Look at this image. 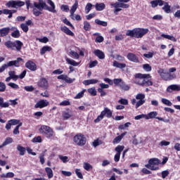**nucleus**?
Here are the masks:
<instances>
[{
  "label": "nucleus",
  "instance_id": "ddd939ff",
  "mask_svg": "<svg viewBox=\"0 0 180 180\" xmlns=\"http://www.w3.org/2000/svg\"><path fill=\"white\" fill-rule=\"evenodd\" d=\"M49 105H50V103L47 100H40L34 105V108L35 109H43V108H46L49 106Z\"/></svg>",
  "mask_w": 180,
  "mask_h": 180
},
{
  "label": "nucleus",
  "instance_id": "37998d69",
  "mask_svg": "<svg viewBox=\"0 0 180 180\" xmlns=\"http://www.w3.org/2000/svg\"><path fill=\"white\" fill-rule=\"evenodd\" d=\"M130 126H131V123L130 122H127L124 124H121L118 127V129L120 130H124V129H127V127H129Z\"/></svg>",
  "mask_w": 180,
  "mask_h": 180
},
{
  "label": "nucleus",
  "instance_id": "603ef678",
  "mask_svg": "<svg viewBox=\"0 0 180 180\" xmlns=\"http://www.w3.org/2000/svg\"><path fill=\"white\" fill-rule=\"evenodd\" d=\"M20 28L25 32V33H27V32H29V27L25 23H22L20 25Z\"/></svg>",
  "mask_w": 180,
  "mask_h": 180
},
{
  "label": "nucleus",
  "instance_id": "b1692460",
  "mask_svg": "<svg viewBox=\"0 0 180 180\" xmlns=\"http://www.w3.org/2000/svg\"><path fill=\"white\" fill-rule=\"evenodd\" d=\"M98 82H99V80L95 79L83 81L84 85H94L95 84H98Z\"/></svg>",
  "mask_w": 180,
  "mask_h": 180
},
{
  "label": "nucleus",
  "instance_id": "49530a36",
  "mask_svg": "<svg viewBox=\"0 0 180 180\" xmlns=\"http://www.w3.org/2000/svg\"><path fill=\"white\" fill-rule=\"evenodd\" d=\"M86 89H83L82 91L78 93L76 96L75 97V99H81L84 96V94H85V91Z\"/></svg>",
  "mask_w": 180,
  "mask_h": 180
},
{
  "label": "nucleus",
  "instance_id": "c756f323",
  "mask_svg": "<svg viewBox=\"0 0 180 180\" xmlns=\"http://www.w3.org/2000/svg\"><path fill=\"white\" fill-rule=\"evenodd\" d=\"M158 113L156 111H153L149 112L148 115H146V120H148L149 119H154Z\"/></svg>",
  "mask_w": 180,
  "mask_h": 180
},
{
  "label": "nucleus",
  "instance_id": "a211bd4d",
  "mask_svg": "<svg viewBox=\"0 0 180 180\" xmlns=\"http://www.w3.org/2000/svg\"><path fill=\"white\" fill-rule=\"evenodd\" d=\"M173 91H180V86L178 84H172L167 88V92L171 94Z\"/></svg>",
  "mask_w": 180,
  "mask_h": 180
},
{
  "label": "nucleus",
  "instance_id": "a18cd8bd",
  "mask_svg": "<svg viewBox=\"0 0 180 180\" xmlns=\"http://www.w3.org/2000/svg\"><path fill=\"white\" fill-rule=\"evenodd\" d=\"M88 92L91 95V96H96V89L95 87H91L90 89H88Z\"/></svg>",
  "mask_w": 180,
  "mask_h": 180
},
{
  "label": "nucleus",
  "instance_id": "4c0bfd02",
  "mask_svg": "<svg viewBox=\"0 0 180 180\" xmlns=\"http://www.w3.org/2000/svg\"><path fill=\"white\" fill-rule=\"evenodd\" d=\"M52 49L51 47L49 46H45L42 47V49L40 51V54L43 56V54H46V51H51Z\"/></svg>",
  "mask_w": 180,
  "mask_h": 180
},
{
  "label": "nucleus",
  "instance_id": "72a5a7b5",
  "mask_svg": "<svg viewBox=\"0 0 180 180\" xmlns=\"http://www.w3.org/2000/svg\"><path fill=\"white\" fill-rule=\"evenodd\" d=\"M65 60L68 63V64H70V65H73V67H77L78 65H79V63H77L75 62V60H72V59H70L68 58H65Z\"/></svg>",
  "mask_w": 180,
  "mask_h": 180
},
{
  "label": "nucleus",
  "instance_id": "f8f14e48",
  "mask_svg": "<svg viewBox=\"0 0 180 180\" xmlns=\"http://www.w3.org/2000/svg\"><path fill=\"white\" fill-rule=\"evenodd\" d=\"M115 151H116V154L114 157V161H115V162H119L120 160V154H122V151H123L124 150V146H117L115 148Z\"/></svg>",
  "mask_w": 180,
  "mask_h": 180
},
{
  "label": "nucleus",
  "instance_id": "f03ea898",
  "mask_svg": "<svg viewBox=\"0 0 180 180\" xmlns=\"http://www.w3.org/2000/svg\"><path fill=\"white\" fill-rule=\"evenodd\" d=\"M150 30L148 28H134L133 30H128L126 32V36L129 37H136V39H141L146 36Z\"/></svg>",
  "mask_w": 180,
  "mask_h": 180
},
{
  "label": "nucleus",
  "instance_id": "2eb2a0df",
  "mask_svg": "<svg viewBox=\"0 0 180 180\" xmlns=\"http://www.w3.org/2000/svg\"><path fill=\"white\" fill-rule=\"evenodd\" d=\"M127 58L129 61H131V63H140V60H139V57L133 53H129L127 56Z\"/></svg>",
  "mask_w": 180,
  "mask_h": 180
},
{
  "label": "nucleus",
  "instance_id": "473e14b6",
  "mask_svg": "<svg viewBox=\"0 0 180 180\" xmlns=\"http://www.w3.org/2000/svg\"><path fill=\"white\" fill-rule=\"evenodd\" d=\"M113 67H116V68H126V64L125 63H119V62L115 60L112 63Z\"/></svg>",
  "mask_w": 180,
  "mask_h": 180
},
{
  "label": "nucleus",
  "instance_id": "bf43d9fd",
  "mask_svg": "<svg viewBox=\"0 0 180 180\" xmlns=\"http://www.w3.org/2000/svg\"><path fill=\"white\" fill-rule=\"evenodd\" d=\"M70 56H72V57H74V58H76V60H78V58H79V54H78V53H77L74 51H70Z\"/></svg>",
  "mask_w": 180,
  "mask_h": 180
},
{
  "label": "nucleus",
  "instance_id": "f3484780",
  "mask_svg": "<svg viewBox=\"0 0 180 180\" xmlns=\"http://www.w3.org/2000/svg\"><path fill=\"white\" fill-rule=\"evenodd\" d=\"M39 86L47 89L49 88V82L45 78L41 79L38 82Z\"/></svg>",
  "mask_w": 180,
  "mask_h": 180
},
{
  "label": "nucleus",
  "instance_id": "ea45409f",
  "mask_svg": "<svg viewBox=\"0 0 180 180\" xmlns=\"http://www.w3.org/2000/svg\"><path fill=\"white\" fill-rule=\"evenodd\" d=\"M63 117L64 120H68V119L72 117V114L71 112H68L65 111L63 112Z\"/></svg>",
  "mask_w": 180,
  "mask_h": 180
},
{
  "label": "nucleus",
  "instance_id": "7ed1b4c3",
  "mask_svg": "<svg viewBox=\"0 0 180 180\" xmlns=\"http://www.w3.org/2000/svg\"><path fill=\"white\" fill-rule=\"evenodd\" d=\"M41 6H42L45 11H49V12H51L52 13H57V10H56V4L51 0H48L47 4L51 6V7L48 6L46 3V0H39L37 2Z\"/></svg>",
  "mask_w": 180,
  "mask_h": 180
},
{
  "label": "nucleus",
  "instance_id": "bb28decb",
  "mask_svg": "<svg viewBox=\"0 0 180 180\" xmlns=\"http://www.w3.org/2000/svg\"><path fill=\"white\" fill-rule=\"evenodd\" d=\"M96 11H98L99 12L103 11L105 8H106V5L104 4V3H97L95 5Z\"/></svg>",
  "mask_w": 180,
  "mask_h": 180
},
{
  "label": "nucleus",
  "instance_id": "a878e982",
  "mask_svg": "<svg viewBox=\"0 0 180 180\" xmlns=\"http://www.w3.org/2000/svg\"><path fill=\"white\" fill-rule=\"evenodd\" d=\"M8 75L13 79V81H16L19 79V75H16V72L15 70H11L8 72Z\"/></svg>",
  "mask_w": 180,
  "mask_h": 180
},
{
  "label": "nucleus",
  "instance_id": "aec40b11",
  "mask_svg": "<svg viewBox=\"0 0 180 180\" xmlns=\"http://www.w3.org/2000/svg\"><path fill=\"white\" fill-rule=\"evenodd\" d=\"M131 103L132 105H136L135 108L136 109H138V108H140V106L146 103V100H139V101H136V98H133L131 100Z\"/></svg>",
  "mask_w": 180,
  "mask_h": 180
},
{
  "label": "nucleus",
  "instance_id": "6ab92c4d",
  "mask_svg": "<svg viewBox=\"0 0 180 180\" xmlns=\"http://www.w3.org/2000/svg\"><path fill=\"white\" fill-rule=\"evenodd\" d=\"M94 54H95V56L96 57H98V58H99L100 60L105 59V53H103V51H102L99 49L94 50Z\"/></svg>",
  "mask_w": 180,
  "mask_h": 180
},
{
  "label": "nucleus",
  "instance_id": "58836bf2",
  "mask_svg": "<svg viewBox=\"0 0 180 180\" xmlns=\"http://www.w3.org/2000/svg\"><path fill=\"white\" fill-rule=\"evenodd\" d=\"M0 108H9V103H4V98L0 97Z\"/></svg>",
  "mask_w": 180,
  "mask_h": 180
},
{
  "label": "nucleus",
  "instance_id": "0eeeda50",
  "mask_svg": "<svg viewBox=\"0 0 180 180\" xmlns=\"http://www.w3.org/2000/svg\"><path fill=\"white\" fill-rule=\"evenodd\" d=\"M73 141L77 146L82 147L86 144V137L82 134H77L73 137Z\"/></svg>",
  "mask_w": 180,
  "mask_h": 180
},
{
  "label": "nucleus",
  "instance_id": "4468645a",
  "mask_svg": "<svg viewBox=\"0 0 180 180\" xmlns=\"http://www.w3.org/2000/svg\"><path fill=\"white\" fill-rule=\"evenodd\" d=\"M20 61H23V59L22 58H18L15 60L9 61L6 63V65L7 67H13V65H14V67L18 68L20 66V64L19 63Z\"/></svg>",
  "mask_w": 180,
  "mask_h": 180
},
{
  "label": "nucleus",
  "instance_id": "0e129e2a",
  "mask_svg": "<svg viewBox=\"0 0 180 180\" xmlns=\"http://www.w3.org/2000/svg\"><path fill=\"white\" fill-rule=\"evenodd\" d=\"M74 81H75V78L72 79L71 77H69L68 76L66 75V79H65V82L67 84H72V82H74Z\"/></svg>",
  "mask_w": 180,
  "mask_h": 180
},
{
  "label": "nucleus",
  "instance_id": "8fccbe9b",
  "mask_svg": "<svg viewBox=\"0 0 180 180\" xmlns=\"http://www.w3.org/2000/svg\"><path fill=\"white\" fill-rule=\"evenodd\" d=\"M94 5L91 3H88L85 6V13H88L89 12H91V9H92V7Z\"/></svg>",
  "mask_w": 180,
  "mask_h": 180
},
{
  "label": "nucleus",
  "instance_id": "1a4fd4ad",
  "mask_svg": "<svg viewBox=\"0 0 180 180\" xmlns=\"http://www.w3.org/2000/svg\"><path fill=\"white\" fill-rule=\"evenodd\" d=\"M110 6H113V8H115L114 10V13H115V15H117V12H120L122 11V8H123L124 9H127L130 6L122 2L117 1L114 4H111Z\"/></svg>",
  "mask_w": 180,
  "mask_h": 180
},
{
  "label": "nucleus",
  "instance_id": "39448f33",
  "mask_svg": "<svg viewBox=\"0 0 180 180\" xmlns=\"http://www.w3.org/2000/svg\"><path fill=\"white\" fill-rule=\"evenodd\" d=\"M39 132L46 139H51L54 136V130L47 125H41Z\"/></svg>",
  "mask_w": 180,
  "mask_h": 180
},
{
  "label": "nucleus",
  "instance_id": "f257e3e1",
  "mask_svg": "<svg viewBox=\"0 0 180 180\" xmlns=\"http://www.w3.org/2000/svg\"><path fill=\"white\" fill-rule=\"evenodd\" d=\"M151 75L150 74H141L136 73L134 77V82L136 85H141V86H151L153 82L150 80Z\"/></svg>",
  "mask_w": 180,
  "mask_h": 180
},
{
  "label": "nucleus",
  "instance_id": "4be33fe9",
  "mask_svg": "<svg viewBox=\"0 0 180 180\" xmlns=\"http://www.w3.org/2000/svg\"><path fill=\"white\" fill-rule=\"evenodd\" d=\"M9 32H11V28L9 27H4L2 29H0L1 37H5V36H8V34H9Z\"/></svg>",
  "mask_w": 180,
  "mask_h": 180
},
{
  "label": "nucleus",
  "instance_id": "13d9d810",
  "mask_svg": "<svg viewBox=\"0 0 180 180\" xmlns=\"http://www.w3.org/2000/svg\"><path fill=\"white\" fill-rule=\"evenodd\" d=\"M7 85L8 86H11V88H13V89H19V85L13 82H10Z\"/></svg>",
  "mask_w": 180,
  "mask_h": 180
},
{
  "label": "nucleus",
  "instance_id": "774afa93",
  "mask_svg": "<svg viewBox=\"0 0 180 180\" xmlns=\"http://www.w3.org/2000/svg\"><path fill=\"white\" fill-rule=\"evenodd\" d=\"M59 158L63 161V162H68V158L67 156H63V155H59Z\"/></svg>",
  "mask_w": 180,
  "mask_h": 180
},
{
  "label": "nucleus",
  "instance_id": "393cba45",
  "mask_svg": "<svg viewBox=\"0 0 180 180\" xmlns=\"http://www.w3.org/2000/svg\"><path fill=\"white\" fill-rule=\"evenodd\" d=\"M162 9L164 11L165 13H171V6L168 2H165L163 7Z\"/></svg>",
  "mask_w": 180,
  "mask_h": 180
},
{
  "label": "nucleus",
  "instance_id": "c03bdc74",
  "mask_svg": "<svg viewBox=\"0 0 180 180\" xmlns=\"http://www.w3.org/2000/svg\"><path fill=\"white\" fill-rule=\"evenodd\" d=\"M143 68L144 71H146V72H150L152 70L151 65H150V64H148V63L143 64Z\"/></svg>",
  "mask_w": 180,
  "mask_h": 180
},
{
  "label": "nucleus",
  "instance_id": "2f4dec72",
  "mask_svg": "<svg viewBox=\"0 0 180 180\" xmlns=\"http://www.w3.org/2000/svg\"><path fill=\"white\" fill-rule=\"evenodd\" d=\"M12 143H13V139L11 137H8L6 139L4 143H3L2 145L0 146V148H2V147H5L8 144H12Z\"/></svg>",
  "mask_w": 180,
  "mask_h": 180
},
{
  "label": "nucleus",
  "instance_id": "dca6fc26",
  "mask_svg": "<svg viewBox=\"0 0 180 180\" xmlns=\"http://www.w3.org/2000/svg\"><path fill=\"white\" fill-rule=\"evenodd\" d=\"M25 67L26 68H27L28 70H30V71H36V70H37V65H36V63H34L33 61L32 60H28L26 63H25Z\"/></svg>",
  "mask_w": 180,
  "mask_h": 180
},
{
  "label": "nucleus",
  "instance_id": "423d86ee",
  "mask_svg": "<svg viewBox=\"0 0 180 180\" xmlns=\"http://www.w3.org/2000/svg\"><path fill=\"white\" fill-rule=\"evenodd\" d=\"M158 73L159 74L160 78H162V79H164V81H171V79L176 78V76L175 75H171V73L168 72L167 70L162 68H160L158 70Z\"/></svg>",
  "mask_w": 180,
  "mask_h": 180
},
{
  "label": "nucleus",
  "instance_id": "e433bc0d",
  "mask_svg": "<svg viewBox=\"0 0 180 180\" xmlns=\"http://www.w3.org/2000/svg\"><path fill=\"white\" fill-rule=\"evenodd\" d=\"M161 37H164V39H167V40H171L172 41L176 42V39L174 36L162 34Z\"/></svg>",
  "mask_w": 180,
  "mask_h": 180
},
{
  "label": "nucleus",
  "instance_id": "4d7b16f0",
  "mask_svg": "<svg viewBox=\"0 0 180 180\" xmlns=\"http://www.w3.org/2000/svg\"><path fill=\"white\" fill-rule=\"evenodd\" d=\"M41 141H43L41 140V136H40L34 137V139H32V143H41Z\"/></svg>",
  "mask_w": 180,
  "mask_h": 180
},
{
  "label": "nucleus",
  "instance_id": "c9c22d12",
  "mask_svg": "<svg viewBox=\"0 0 180 180\" xmlns=\"http://www.w3.org/2000/svg\"><path fill=\"white\" fill-rule=\"evenodd\" d=\"M94 22L98 26H103V27H106V26H108V22L106 21H102L99 19H96Z\"/></svg>",
  "mask_w": 180,
  "mask_h": 180
},
{
  "label": "nucleus",
  "instance_id": "09e8293b",
  "mask_svg": "<svg viewBox=\"0 0 180 180\" xmlns=\"http://www.w3.org/2000/svg\"><path fill=\"white\" fill-rule=\"evenodd\" d=\"M84 29L86 30V32L91 30V24L88 21L84 22Z\"/></svg>",
  "mask_w": 180,
  "mask_h": 180
},
{
  "label": "nucleus",
  "instance_id": "cd10ccee",
  "mask_svg": "<svg viewBox=\"0 0 180 180\" xmlns=\"http://www.w3.org/2000/svg\"><path fill=\"white\" fill-rule=\"evenodd\" d=\"M15 176V174L13 172H7L6 174H2L0 176V178H1L4 180H6V178H13Z\"/></svg>",
  "mask_w": 180,
  "mask_h": 180
},
{
  "label": "nucleus",
  "instance_id": "e2e57ef3",
  "mask_svg": "<svg viewBox=\"0 0 180 180\" xmlns=\"http://www.w3.org/2000/svg\"><path fill=\"white\" fill-rule=\"evenodd\" d=\"M70 18L72 20H82V18H81V15H76L75 16L74 15V14L72 15H70Z\"/></svg>",
  "mask_w": 180,
  "mask_h": 180
},
{
  "label": "nucleus",
  "instance_id": "a19ab883",
  "mask_svg": "<svg viewBox=\"0 0 180 180\" xmlns=\"http://www.w3.org/2000/svg\"><path fill=\"white\" fill-rule=\"evenodd\" d=\"M17 150H18V151L20 152V155H25V153H26V148H25L22 146L18 145L17 146Z\"/></svg>",
  "mask_w": 180,
  "mask_h": 180
},
{
  "label": "nucleus",
  "instance_id": "3c124183",
  "mask_svg": "<svg viewBox=\"0 0 180 180\" xmlns=\"http://www.w3.org/2000/svg\"><path fill=\"white\" fill-rule=\"evenodd\" d=\"M120 86L121 89H123L124 91H129V89H130V86L124 84L123 82L120 84Z\"/></svg>",
  "mask_w": 180,
  "mask_h": 180
},
{
  "label": "nucleus",
  "instance_id": "79ce46f5",
  "mask_svg": "<svg viewBox=\"0 0 180 180\" xmlns=\"http://www.w3.org/2000/svg\"><path fill=\"white\" fill-rule=\"evenodd\" d=\"M161 102L164 105H166V106H172V103L167 98H162Z\"/></svg>",
  "mask_w": 180,
  "mask_h": 180
},
{
  "label": "nucleus",
  "instance_id": "de8ad7c7",
  "mask_svg": "<svg viewBox=\"0 0 180 180\" xmlns=\"http://www.w3.org/2000/svg\"><path fill=\"white\" fill-rule=\"evenodd\" d=\"M136 99L137 101H145L146 99V95L145 94H138L136 96Z\"/></svg>",
  "mask_w": 180,
  "mask_h": 180
},
{
  "label": "nucleus",
  "instance_id": "5fc2aeb1",
  "mask_svg": "<svg viewBox=\"0 0 180 180\" xmlns=\"http://www.w3.org/2000/svg\"><path fill=\"white\" fill-rule=\"evenodd\" d=\"M60 9L63 11V12H70V7L68 5L63 4L60 6Z\"/></svg>",
  "mask_w": 180,
  "mask_h": 180
},
{
  "label": "nucleus",
  "instance_id": "338daca9",
  "mask_svg": "<svg viewBox=\"0 0 180 180\" xmlns=\"http://www.w3.org/2000/svg\"><path fill=\"white\" fill-rule=\"evenodd\" d=\"M101 144H102V141H99V139H97V140H95L94 142H93V146L96 148L98 147V146H101Z\"/></svg>",
  "mask_w": 180,
  "mask_h": 180
},
{
  "label": "nucleus",
  "instance_id": "20e7f679",
  "mask_svg": "<svg viewBox=\"0 0 180 180\" xmlns=\"http://www.w3.org/2000/svg\"><path fill=\"white\" fill-rule=\"evenodd\" d=\"M161 164V160L157 158H150L148 160V164L145 165L146 168L150 169V171H158L160 167L158 165Z\"/></svg>",
  "mask_w": 180,
  "mask_h": 180
},
{
  "label": "nucleus",
  "instance_id": "c85d7f7f",
  "mask_svg": "<svg viewBox=\"0 0 180 180\" xmlns=\"http://www.w3.org/2000/svg\"><path fill=\"white\" fill-rule=\"evenodd\" d=\"M45 172H46V175L49 179H51L53 176H54V174L53 173V169L50 167H45Z\"/></svg>",
  "mask_w": 180,
  "mask_h": 180
},
{
  "label": "nucleus",
  "instance_id": "7c9ffc66",
  "mask_svg": "<svg viewBox=\"0 0 180 180\" xmlns=\"http://www.w3.org/2000/svg\"><path fill=\"white\" fill-rule=\"evenodd\" d=\"M77 9H78V1H76L70 8V15H73L75 13Z\"/></svg>",
  "mask_w": 180,
  "mask_h": 180
},
{
  "label": "nucleus",
  "instance_id": "69168bd1",
  "mask_svg": "<svg viewBox=\"0 0 180 180\" xmlns=\"http://www.w3.org/2000/svg\"><path fill=\"white\" fill-rule=\"evenodd\" d=\"M18 98H15V100H9L8 102L11 106H16L18 105Z\"/></svg>",
  "mask_w": 180,
  "mask_h": 180
},
{
  "label": "nucleus",
  "instance_id": "864d4df0",
  "mask_svg": "<svg viewBox=\"0 0 180 180\" xmlns=\"http://www.w3.org/2000/svg\"><path fill=\"white\" fill-rule=\"evenodd\" d=\"M83 167L84 168V169H86V171H90L91 169H92V165L86 162H84L83 164Z\"/></svg>",
  "mask_w": 180,
  "mask_h": 180
},
{
  "label": "nucleus",
  "instance_id": "5701e85b",
  "mask_svg": "<svg viewBox=\"0 0 180 180\" xmlns=\"http://www.w3.org/2000/svg\"><path fill=\"white\" fill-rule=\"evenodd\" d=\"M11 30H14L11 33L12 37H14V39H19V37L20 36V32L19 31V30H18V28H16L15 27H13L11 28Z\"/></svg>",
  "mask_w": 180,
  "mask_h": 180
},
{
  "label": "nucleus",
  "instance_id": "6e6552de",
  "mask_svg": "<svg viewBox=\"0 0 180 180\" xmlns=\"http://www.w3.org/2000/svg\"><path fill=\"white\" fill-rule=\"evenodd\" d=\"M112 112L110 109L108 108H104V110L101 112L100 115H98L97 118L94 120V122L99 123V122H101V120H102L103 117H105V116H106L108 119H110V117H112Z\"/></svg>",
  "mask_w": 180,
  "mask_h": 180
},
{
  "label": "nucleus",
  "instance_id": "9b49d317",
  "mask_svg": "<svg viewBox=\"0 0 180 180\" xmlns=\"http://www.w3.org/2000/svg\"><path fill=\"white\" fill-rule=\"evenodd\" d=\"M25 2L20 1L11 0L6 4L7 8H18V6H23Z\"/></svg>",
  "mask_w": 180,
  "mask_h": 180
},
{
  "label": "nucleus",
  "instance_id": "412c9836",
  "mask_svg": "<svg viewBox=\"0 0 180 180\" xmlns=\"http://www.w3.org/2000/svg\"><path fill=\"white\" fill-rule=\"evenodd\" d=\"M60 30L61 32H63V33H65V34H68V36L74 37V32L70 30V29L65 26H60Z\"/></svg>",
  "mask_w": 180,
  "mask_h": 180
},
{
  "label": "nucleus",
  "instance_id": "f704fd0d",
  "mask_svg": "<svg viewBox=\"0 0 180 180\" xmlns=\"http://www.w3.org/2000/svg\"><path fill=\"white\" fill-rule=\"evenodd\" d=\"M22 46H23V43L19 40L15 41L14 43V47L16 48V50H18V51H20V50L22 49Z\"/></svg>",
  "mask_w": 180,
  "mask_h": 180
},
{
  "label": "nucleus",
  "instance_id": "9d476101",
  "mask_svg": "<svg viewBox=\"0 0 180 180\" xmlns=\"http://www.w3.org/2000/svg\"><path fill=\"white\" fill-rule=\"evenodd\" d=\"M32 13L34 16H40L41 11L44 9L41 5L38 4L37 2H34L33 6H31Z\"/></svg>",
  "mask_w": 180,
  "mask_h": 180
},
{
  "label": "nucleus",
  "instance_id": "680f3d73",
  "mask_svg": "<svg viewBox=\"0 0 180 180\" xmlns=\"http://www.w3.org/2000/svg\"><path fill=\"white\" fill-rule=\"evenodd\" d=\"M4 44L8 49H12V47H15V44L11 42V41H8L5 42Z\"/></svg>",
  "mask_w": 180,
  "mask_h": 180
},
{
  "label": "nucleus",
  "instance_id": "052dcab7",
  "mask_svg": "<svg viewBox=\"0 0 180 180\" xmlns=\"http://www.w3.org/2000/svg\"><path fill=\"white\" fill-rule=\"evenodd\" d=\"M118 103H120L121 105H129V101L126 98H121L118 101Z\"/></svg>",
  "mask_w": 180,
  "mask_h": 180
},
{
  "label": "nucleus",
  "instance_id": "6e6d98bb",
  "mask_svg": "<svg viewBox=\"0 0 180 180\" xmlns=\"http://www.w3.org/2000/svg\"><path fill=\"white\" fill-rule=\"evenodd\" d=\"M8 122L11 126H16V124H19V123H20V121L19 120H11Z\"/></svg>",
  "mask_w": 180,
  "mask_h": 180
}]
</instances>
